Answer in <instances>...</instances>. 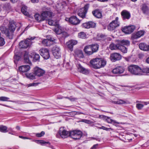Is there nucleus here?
<instances>
[{"label": "nucleus", "mask_w": 149, "mask_h": 149, "mask_svg": "<svg viewBox=\"0 0 149 149\" xmlns=\"http://www.w3.org/2000/svg\"><path fill=\"white\" fill-rule=\"evenodd\" d=\"M136 33L138 35L139 37V38H140L141 37L143 36L144 35V31H138Z\"/></svg>", "instance_id": "obj_48"}, {"label": "nucleus", "mask_w": 149, "mask_h": 149, "mask_svg": "<svg viewBox=\"0 0 149 149\" xmlns=\"http://www.w3.org/2000/svg\"><path fill=\"white\" fill-rule=\"evenodd\" d=\"M0 30L1 31L2 33H5L8 30V29L5 26H1L0 27Z\"/></svg>", "instance_id": "obj_46"}, {"label": "nucleus", "mask_w": 149, "mask_h": 149, "mask_svg": "<svg viewBox=\"0 0 149 149\" xmlns=\"http://www.w3.org/2000/svg\"><path fill=\"white\" fill-rule=\"evenodd\" d=\"M125 70V69L122 66H118L113 69L112 72L114 74L120 75L123 73Z\"/></svg>", "instance_id": "obj_10"}, {"label": "nucleus", "mask_w": 149, "mask_h": 149, "mask_svg": "<svg viewBox=\"0 0 149 149\" xmlns=\"http://www.w3.org/2000/svg\"><path fill=\"white\" fill-rule=\"evenodd\" d=\"M35 38L29 37L24 41H22L19 43V46L20 48H26L29 47L31 44V41L33 40Z\"/></svg>", "instance_id": "obj_3"}, {"label": "nucleus", "mask_w": 149, "mask_h": 149, "mask_svg": "<svg viewBox=\"0 0 149 149\" xmlns=\"http://www.w3.org/2000/svg\"><path fill=\"white\" fill-rule=\"evenodd\" d=\"M22 13L26 15H28V13L27 11V7L25 6H22L21 8Z\"/></svg>", "instance_id": "obj_38"}, {"label": "nucleus", "mask_w": 149, "mask_h": 149, "mask_svg": "<svg viewBox=\"0 0 149 149\" xmlns=\"http://www.w3.org/2000/svg\"><path fill=\"white\" fill-rule=\"evenodd\" d=\"M118 49L120 50L123 53H127V48L125 46H120Z\"/></svg>", "instance_id": "obj_39"}, {"label": "nucleus", "mask_w": 149, "mask_h": 149, "mask_svg": "<svg viewBox=\"0 0 149 149\" xmlns=\"http://www.w3.org/2000/svg\"><path fill=\"white\" fill-rule=\"evenodd\" d=\"M139 38V37L136 33L133 34L131 37L132 39L133 40L137 39Z\"/></svg>", "instance_id": "obj_54"}, {"label": "nucleus", "mask_w": 149, "mask_h": 149, "mask_svg": "<svg viewBox=\"0 0 149 149\" xmlns=\"http://www.w3.org/2000/svg\"><path fill=\"white\" fill-rule=\"evenodd\" d=\"M62 37L63 38H66L69 36V35L66 32H61V34Z\"/></svg>", "instance_id": "obj_49"}, {"label": "nucleus", "mask_w": 149, "mask_h": 149, "mask_svg": "<svg viewBox=\"0 0 149 149\" xmlns=\"http://www.w3.org/2000/svg\"><path fill=\"white\" fill-rule=\"evenodd\" d=\"M33 60L36 62L37 61H38L40 60V56L39 54L35 53L34 54Z\"/></svg>", "instance_id": "obj_45"}, {"label": "nucleus", "mask_w": 149, "mask_h": 149, "mask_svg": "<svg viewBox=\"0 0 149 149\" xmlns=\"http://www.w3.org/2000/svg\"><path fill=\"white\" fill-rule=\"evenodd\" d=\"M6 37L10 39H13L14 35V32L8 30L5 33Z\"/></svg>", "instance_id": "obj_25"}, {"label": "nucleus", "mask_w": 149, "mask_h": 149, "mask_svg": "<svg viewBox=\"0 0 149 149\" xmlns=\"http://www.w3.org/2000/svg\"><path fill=\"white\" fill-rule=\"evenodd\" d=\"M98 128L100 129H103L106 131H110V130H113L111 128L106 127L104 126H102L101 127H99Z\"/></svg>", "instance_id": "obj_50"}, {"label": "nucleus", "mask_w": 149, "mask_h": 149, "mask_svg": "<svg viewBox=\"0 0 149 149\" xmlns=\"http://www.w3.org/2000/svg\"><path fill=\"white\" fill-rule=\"evenodd\" d=\"M7 127L6 126L0 125V132L3 133L8 132Z\"/></svg>", "instance_id": "obj_42"}, {"label": "nucleus", "mask_w": 149, "mask_h": 149, "mask_svg": "<svg viewBox=\"0 0 149 149\" xmlns=\"http://www.w3.org/2000/svg\"><path fill=\"white\" fill-rule=\"evenodd\" d=\"M24 62L29 64H31V62L29 58L28 54L27 52H25L24 54Z\"/></svg>", "instance_id": "obj_30"}, {"label": "nucleus", "mask_w": 149, "mask_h": 149, "mask_svg": "<svg viewBox=\"0 0 149 149\" xmlns=\"http://www.w3.org/2000/svg\"><path fill=\"white\" fill-rule=\"evenodd\" d=\"M19 137L20 138H22V139H30L28 137L23 136H19Z\"/></svg>", "instance_id": "obj_62"}, {"label": "nucleus", "mask_w": 149, "mask_h": 149, "mask_svg": "<svg viewBox=\"0 0 149 149\" xmlns=\"http://www.w3.org/2000/svg\"><path fill=\"white\" fill-rule=\"evenodd\" d=\"M121 15L123 19L124 20L126 19H129L131 16L130 13L128 11L125 10L122 11L121 12Z\"/></svg>", "instance_id": "obj_18"}, {"label": "nucleus", "mask_w": 149, "mask_h": 149, "mask_svg": "<svg viewBox=\"0 0 149 149\" xmlns=\"http://www.w3.org/2000/svg\"><path fill=\"white\" fill-rule=\"evenodd\" d=\"M69 136H70V132L64 129L63 128H60L56 135V137L57 138L61 136L63 138H66Z\"/></svg>", "instance_id": "obj_7"}, {"label": "nucleus", "mask_w": 149, "mask_h": 149, "mask_svg": "<svg viewBox=\"0 0 149 149\" xmlns=\"http://www.w3.org/2000/svg\"><path fill=\"white\" fill-rule=\"evenodd\" d=\"M139 47L140 49L144 51L149 50V45H147L144 43H141L139 44Z\"/></svg>", "instance_id": "obj_23"}, {"label": "nucleus", "mask_w": 149, "mask_h": 149, "mask_svg": "<svg viewBox=\"0 0 149 149\" xmlns=\"http://www.w3.org/2000/svg\"><path fill=\"white\" fill-rule=\"evenodd\" d=\"M48 23L50 25L57 26L58 27L59 26L58 22L57 21H54L51 19H49L48 20Z\"/></svg>", "instance_id": "obj_31"}, {"label": "nucleus", "mask_w": 149, "mask_h": 149, "mask_svg": "<svg viewBox=\"0 0 149 149\" xmlns=\"http://www.w3.org/2000/svg\"><path fill=\"white\" fill-rule=\"evenodd\" d=\"M141 75L143 73H149V68L146 67L142 69L141 68Z\"/></svg>", "instance_id": "obj_40"}, {"label": "nucleus", "mask_w": 149, "mask_h": 149, "mask_svg": "<svg viewBox=\"0 0 149 149\" xmlns=\"http://www.w3.org/2000/svg\"><path fill=\"white\" fill-rule=\"evenodd\" d=\"M135 29L133 25L125 26L122 29V31L126 34H130L132 33Z\"/></svg>", "instance_id": "obj_11"}, {"label": "nucleus", "mask_w": 149, "mask_h": 149, "mask_svg": "<svg viewBox=\"0 0 149 149\" xmlns=\"http://www.w3.org/2000/svg\"><path fill=\"white\" fill-rule=\"evenodd\" d=\"M128 69V71L132 74L135 75H141V68L137 65H131L129 66Z\"/></svg>", "instance_id": "obj_2"}, {"label": "nucleus", "mask_w": 149, "mask_h": 149, "mask_svg": "<svg viewBox=\"0 0 149 149\" xmlns=\"http://www.w3.org/2000/svg\"><path fill=\"white\" fill-rule=\"evenodd\" d=\"M81 121L88 124L90 123H91L90 120L86 119H82Z\"/></svg>", "instance_id": "obj_57"}, {"label": "nucleus", "mask_w": 149, "mask_h": 149, "mask_svg": "<svg viewBox=\"0 0 149 149\" xmlns=\"http://www.w3.org/2000/svg\"><path fill=\"white\" fill-rule=\"evenodd\" d=\"M121 55L118 53H114L110 54V59L112 62H115L121 59Z\"/></svg>", "instance_id": "obj_14"}, {"label": "nucleus", "mask_w": 149, "mask_h": 149, "mask_svg": "<svg viewBox=\"0 0 149 149\" xmlns=\"http://www.w3.org/2000/svg\"><path fill=\"white\" fill-rule=\"evenodd\" d=\"M52 52L53 56L57 59L61 57V49L59 47L56 45L52 49Z\"/></svg>", "instance_id": "obj_8"}, {"label": "nucleus", "mask_w": 149, "mask_h": 149, "mask_svg": "<svg viewBox=\"0 0 149 149\" xmlns=\"http://www.w3.org/2000/svg\"><path fill=\"white\" fill-rule=\"evenodd\" d=\"M141 9L144 13H147L149 10L148 6L146 4H143L142 5Z\"/></svg>", "instance_id": "obj_36"}, {"label": "nucleus", "mask_w": 149, "mask_h": 149, "mask_svg": "<svg viewBox=\"0 0 149 149\" xmlns=\"http://www.w3.org/2000/svg\"><path fill=\"white\" fill-rule=\"evenodd\" d=\"M118 104H125L126 102L125 101L122 100H118Z\"/></svg>", "instance_id": "obj_55"}, {"label": "nucleus", "mask_w": 149, "mask_h": 149, "mask_svg": "<svg viewBox=\"0 0 149 149\" xmlns=\"http://www.w3.org/2000/svg\"><path fill=\"white\" fill-rule=\"evenodd\" d=\"M90 45H88L84 47V50L85 54L87 55H90L93 54Z\"/></svg>", "instance_id": "obj_20"}, {"label": "nucleus", "mask_w": 149, "mask_h": 149, "mask_svg": "<svg viewBox=\"0 0 149 149\" xmlns=\"http://www.w3.org/2000/svg\"><path fill=\"white\" fill-rule=\"evenodd\" d=\"M9 99V98L6 97L1 96L0 97V101H9L8 100Z\"/></svg>", "instance_id": "obj_47"}, {"label": "nucleus", "mask_w": 149, "mask_h": 149, "mask_svg": "<svg viewBox=\"0 0 149 149\" xmlns=\"http://www.w3.org/2000/svg\"><path fill=\"white\" fill-rule=\"evenodd\" d=\"M100 37L102 39L106 40V39L107 36L105 35H104L102 34L100 35Z\"/></svg>", "instance_id": "obj_58"}, {"label": "nucleus", "mask_w": 149, "mask_h": 149, "mask_svg": "<svg viewBox=\"0 0 149 149\" xmlns=\"http://www.w3.org/2000/svg\"><path fill=\"white\" fill-rule=\"evenodd\" d=\"M98 146V144H96L94 145L93 147L91 148V149H95L97 148V147Z\"/></svg>", "instance_id": "obj_59"}, {"label": "nucleus", "mask_w": 149, "mask_h": 149, "mask_svg": "<svg viewBox=\"0 0 149 149\" xmlns=\"http://www.w3.org/2000/svg\"><path fill=\"white\" fill-rule=\"evenodd\" d=\"M68 99L69 100H70L72 101H75L77 99L74 97L71 98L69 97V98H68Z\"/></svg>", "instance_id": "obj_60"}, {"label": "nucleus", "mask_w": 149, "mask_h": 149, "mask_svg": "<svg viewBox=\"0 0 149 149\" xmlns=\"http://www.w3.org/2000/svg\"><path fill=\"white\" fill-rule=\"evenodd\" d=\"M90 63L91 67L97 69L104 67L106 65V61L102 58H96L91 60Z\"/></svg>", "instance_id": "obj_1"}, {"label": "nucleus", "mask_w": 149, "mask_h": 149, "mask_svg": "<svg viewBox=\"0 0 149 149\" xmlns=\"http://www.w3.org/2000/svg\"><path fill=\"white\" fill-rule=\"evenodd\" d=\"M34 72L36 76L39 77L43 76L45 73L44 70L37 67L34 68Z\"/></svg>", "instance_id": "obj_12"}, {"label": "nucleus", "mask_w": 149, "mask_h": 149, "mask_svg": "<svg viewBox=\"0 0 149 149\" xmlns=\"http://www.w3.org/2000/svg\"><path fill=\"white\" fill-rule=\"evenodd\" d=\"M32 2L33 3H37L38 1V0H31Z\"/></svg>", "instance_id": "obj_63"}, {"label": "nucleus", "mask_w": 149, "mask_h": 149, "mask_svg": "<svg viewBox=\"0 0 149 149\" xmlns=\"http://www.w3.org/2000/svg\"><path fill=\"white\" fill-rule=\"evenodd\" d=\"M40 55L45 59H47L50 57L49 50L46 48H42L40 50Z\"/></svg>", "instance_id": "obj_9"}, {"label": "nucleus", "mask_w": 149, "mask_h": 149, "mask_svg": "<svg viewBox=\"0 0 149 149\" xmlns=\"http://www.w3.org/2000/svg\"><path fill=\"white\" fill-rule=\"evenodd\" d=\"M92 13L93 15L97 18H101L102 16L101 12L98 10L93 11Z\"/></svg>", "instance_id": "obj_26"}, {"label": "nucleus", "mask_w": 149, "mask_h": 149, "mask_svg": "<svg viewBox=\"0 0 149 149\" xmlns=\"http://www.w3.org/2000/svg\"><path fill=\"white\" fill-rule=\"evenodd\" d=\"M35 141L36 143L38 144H40L42 145H45L47 144L50 145V143L49 142H46L43 140H36Z\"/></svg>", "instance_id": "obj_35"}, {"label": "nucleus", "mask_w": 149, "mask_h": 149, "mask_svg": "<svg viewBox=\"0 0 149 149\" xmlns=\"http://www.w3.org/2000/svg\"><path fill=\"white\" fill-rule=\"evenodd\" d=\"M45 133L44 131H42L40 133H36L35 134L36 136L38 137H41L44 135Z\"/></svg>", "instance_id": "obj_52"}, {"label": "nucleus", "mask_w": 149, "mask_h": 149, "mask_svg": "<svg viewBox=\"0 0 149 149\" xmlns=\"http://www.w3.org/2000/svg\"><path fill=\"white\" fill-rule=\"evenodd\" d=\"M42 43L45 46H50L52 44L50 40L48 39H45L42 41Z\"/></svg>", "instance_id": "obj_33"}, {"label": "nucleus", "mask_w": 149, "mask_h": 149, "mask_svg": "<svg viewBox=\"0 0 149 149\" xmlns=\"http://www.w3.org/2000/svg\"><path fill=\"white\" fill-rule=\"evenodd\" d=\"M30 68L29 65H22L19 68V71L21 73L26 72L29 71Z\"/></svg>", "instance_id": "obj_19"}, {"label": "nucleus", "mask_w": 149, "mask_h": 149, "mask_svg": "<svg viewBox=\"0 0 149 149\" xmlns=\"http://www.w3.org/2000/svg\"><path fill=\"white\" fill-rule=\"evenodd\" d=\"M82 135L81 132L79 130L70 132V136L75 140L79 139L81 137Z\"/></svg>", "instance_id": "obj_6"}, {"label": "nucleus", "mask_w": 149, "mask_h": 149, "mask_svg": "<svg viewBox=\"0 0 149 149\" xmlns=\"http://www.w3.org/2000/svg\"><path fill=\"white\" fill-rule=\"evenodd\" d=\"M78 69L80 72L84 74H87L89 73V71L88 69L83 67L80 64L77 65Z\"/></svg>", "instance_id": "obj_22"}, {"label": "nucleus", "mask_w": 149, "mask_h": 149, "mask_svg": "<svg viewBox=\"0 0 149 149\" xmlns=\"http://www.w3.org/2000/svg\"><path fill=\"white\" fill-rule=\"evenodd\" d=\"M66 20H68L70 23L71 24L77 25L79 24L80 22V20L78 19L76 16H72L69 18H66Z\"/></svg>", "instance_id": "obj_13"}, {"label": "nucleus", "mask_w": 149, "mask_h": 149, "mask_svg": "<svg viewBox=\"0 0 149 149\" xmlns=\"http://www.w3.org/2000/svg\"><path fill=\"white\" fill-rule=\"evenodd\" d=\"M49 40L51 41V43H52V44L53 42L54 41L55 39L52 38H50L49 39Z\"/></svg>", "instance_id": "obj_61"}, {"label": "nucleus", "mask_w": 149, "mask_h": 149, "mask_svg": "<svg viewBox=\"0 0 149 149\" xmlns=\"http://www.w3.org/2000/svg\"><path fill=\"white\" fill-rule=\"evenodd\" d=\"M120 45L118 42L115 44L113 43L110 44L109 47V49L111 50L118 49Z\"/></svg>", "instance_id": "obj_27"}, {"label": "nucleus", "mask_w": 149, "mask_h": 149, "mask_svg": "<svg viewBox=\"0 0 149 149\" xmlns=\"http://www.w3.org/2000/svg\"><path fill=\"white\" fill-rule=\"evenodd\" d=\"M93 53L96 52L98 50L99 45L97 44L90 45Z\"/></svg>", "instance_id": "obj_29"}, {"label": "nucleus", "mask_w": 149, "mask_h": 149, "mask_svg": "<svg viewBox=\"0 0 149 149\" xmlns=\"http://www.w3.org/2000/svg\"><path fill=\"white\" fill-rule=\"evenodd\" d=\"M77 43V42L76 40H71L67 42L66 44L69 50L72 51L73 50V47L74 45H76Z\"/></svg>", "instance_id": "obj_16"}, {"label": "nucleus", "mask_w": 149, "mask_h": 149, "mask_svg": "<svg viewBox=\"0 0 149 149\" xmlns=\"http://www.w3.org/2000/svg\"><path fill=\"white\" fill-rule=\"evenodd\" d=\"M76 53L79 57L80 58H83L84 57V56L82 51L78 50L76 51Z\"/></svg>", "instance_id": "obj_41"}, {"label": "nucleus", "mask_w": 149, "mask_h": 149, "mask_svg": "<svg viewBox=\"0 0 149 149\" xmlns=\"http://www.w3.org/2000/svg\"><path fill=\"white\" fill-rule=\"evenodd\" d=\"M16 26L14 21L13 20L10 21L9 22L8 30L13 32H14Z\"/></svg>", "instance_id": "obj_21"}, {"label": "nucleus", "mask_w": 149, "mask_h": 149, "mask_svg": "<svg viewBox=\"0 0 149 149\" xmlns=\"http://www.w3.org/2000/svg\"><path fill=\"white\" fill-rule=\"evenodd\" d=\"M102 118H103L107 122L109 123H112L113 124H115V123H116L115 121L111 119L110 118V117L106 116H101Z\"/></svg>", "instance_id": "obj_24"}, {"label": "nucleus", "mask_w": 149, "mask_h": 149, "mask_svg": "<svg viewBox=\"0 0 149 149\" xmlns=\"http://www.w3.org/2000/svg\"><path fill=\"white\" fill-rule=\"evenodd\" d=\"M27 77L31 79H36L35 77L36 76L34 72H31L29 74H26Z\"/></svg>", "instance_id": "obj_34"}, {"label": "nucleus", "mask_w": 149, "mask_h": 149, "mask_svg": "<svg viewBox=\"0 0 149 149\" xmlns=\"http://www.w3.org/2000/svg\"><path fill=\"white\" fill-rule=\"evenodd\" d=\"M52 13L49 11H43L41 14L43 20H46L48 17H52Z\"/></svg>", "instance_id": "obj_17"}, {"label": "nucleus", "mask_w": 149, "mask_h": 149, "mask_svg": "<svg viewBox=\"0 0 149 149\" xmlns=\"http://www.w3.org/2000/svg\"><path fill=\"white\" fill-rule=\"evenodd\" d=\"M10 102H13L16 104H24L26 103H34L33 102H26V101H24L23 100H18L17 101H10Z\"/></svg>", "instance_id": "obj_32"}, {"label": "nucleus", "mask_w": 149, "mask_h": 149, "mask_svg": "<svg viewBox=\"0 0 149 149\" xmlns=\"http://www.w3.org/2000/svg\"><path fill=\"white\" fill-rule=\"evenodd\" d=\"M82 26L83 28L88 29L95 27L96 26V24L92 22H88L84 23Z\"/></svg>", "instance_id": "obj_15"}, {"label": "nucleus", "mask_w": 149, "mask_h": 149, "mask_svg": "<svg viewBox=\"0 0 149 149\" xmlns=\"http://www.w3.org/2000/svg\"><path fill=\"white\" fill-rule=\"evenodd\" d=\"M118 42L120 46H128L130 45V42L128 40H123L121 41H119Z\"/></svg>", "instance_id": "obj_28"}, {"label": "nucleus", "mask_w": 149, "mask_h": 149, "mask_svg": "<svg viewBox=\"0 0 149 149\" xmlns=\"http://www.w3.org/2000/svg\"><path fill=\"white\" fill-rule=\"evenodd\" d=\"M143 105L141 104H136V107L138 109H141L143 107Z\"/></svg>", "instance_id": "obj_53"}, {"label": "nucleus", "mask_w": 149, "mask_h": 149, "mask_svg": "<svg viewBox=\"0 0 149 149\" xmlns=\"http://www.w3.org/2000/svg\"><path fill=\"white\" fill-rule=\"evenodd\" d=\"M34 16L35 19L38 22L43 21L41 15H40L38 14H36L34 15Z\"/></svg>", "instance_id": "obj_37"}, {"label": "nucleus", "mask_w": 149, "mask_h": 149, "mask_svg": "<svg viewBox=\"0 0 149 149\" xmlns=\"http://www.w3.org/2000/svg\"><path fill=\"white\" fill-rule=\"evenodd\" d=\"M55 32L58 34H61L62 32V31L58 27L57 28L55 29Z\"/></svg>", "instance_id": "obj_51"}, {"label": "nucleus", "mask_w": 149, "mask_h": 149, "mask_svg": "<svg viewBox=\"0 0 149 149\" xmlns=\"http://www.w3.org/2000/svg\"><path fill=\"white\" fill-rule=\"evenodd\" d=\"M146 62L148 63H149V57L146 59Z\"/></svg>", "instance_id": "obj_64"}, {"label": "nucleus", "mask_w": 149, "mask_h": 149, "mask_svg": "<svg viewBox=\"0 0 149 149\" xmlns=\"http://www.w3.org/2000/svg\"><path fill=\"white\" fill-rule=\"evenodd\" d=\"M118 17H117L115 19L112 21L108 26V29L110 31H112L120 25V22L118 21Z\"/></svg>", "instance_id": "obj_5"}, {"label": "nucleus", "mask_w": 149, "mask_h": 149, "mask_svg": "<svg viewBox=\"0 0 149 149\" xmlns=\"http://www.w3.org/2000/svg\"><path fill=\"white\" fill-rule=\"evenodd\" d=\"M89 4H86L83 8H80L78 11V15L82 18H85L86 15L89 8Z\"/></svg>", "instance_id": "obj_4"}, {"label": "nucleus", "mask_w": 149, "mask_h": 149, "mask_svg": "<svg viewBox=\"0 0 149 149\" xmlns=\"http://www.w3.org/2000/svg\"><path fill=\"white\" fill-rule=\"evenodd\" d=\"M39 83H33L28 84V87L31 86H37Z\"/></svg>", "instance_id": "obj_56"}, {"label": "nucleus", "mask_w": 149, "mask_h": 149, "mask_svg": "<svg viewBox=\"0 0 149 149\" xmlns=\"http://www.w3.org/2000/svg\"><path fill=\"white\" fill-rule=\"evenodd\" d=\"M21 57L20 56L17 55H15L14 57V61L15 63L16 64H17V62L20 59Z\"/></svg>", "instance_id": "obj_44"}, {"label": "nucleus", "mask_w": 149, "mask_h": 149, "mask_svg": "<svg viewBox=\"0 0 149 149\" xmlns=\"http://www.w3.org/2000/svg\"><path fill=\"white\" fill-rule=\"evenodd\" d=\"M78 36L80 38L85 39L86 38V35L85 33L81 32L78 33Z\"/></svg>", "instance_id": "obj_43"}]
</instances>
